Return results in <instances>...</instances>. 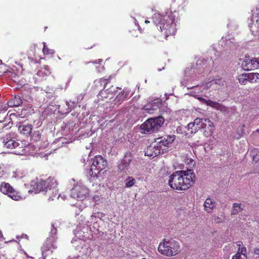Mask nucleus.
Masks as SVG:
<instances>
[{
  "label": "nucleus",
  "instance_id": "25",
  "mask_svg": "<svg viewBox=\"0 0 259 259\" xmlns=\"http://www.w3.org/2000/svg\"><path fill=\"white\" fill-rule=\"evenodd\" d=\"M37 45L35 44H31L27 50L28 58L35 57L36 54Z\"/></svg>",
  "mask_w": 259,
  "mask_h": 259
},
{
  "label": "nucleus",
  "instance_id": "32",
  "mask_svg": "<svg viewBox=\"0 0 259 259\" xmlns=\"http://www.w3.org/2000/svg\"><path fill=\"white\" fill-rule=\"evenodd\" d=\"M251 75L252 83L256 82L259 80V73H250Z\"/></svg>",
  "mask_w": 259,
  "mask_h": 259
},
{
  "label": "nucleus",
  "instance_id": "31",
  "mask_svg": "<svg viewBox=\"0 0 259 259\" xmlns=\"http://www.w3.org/2000/svg\"><path fill=\"white\" fill-rule=\"evenodd\" d=\"M237 245L239 246V248L237 253L246 254V248L243 245L242 243L239 242V243L237 244Z\"/></svg>",
  "mask_w": 259,
  "mask_h": 259
},
{
  "label": "nucleus",
  "instance_id": "20",
  "mask_svg": "<svg viewBox=\"0 0 259 259\" xmlns=\"http://www.w3.org/2000/svg\"><path fill=\"white\" fill-rule=\"evenodd\" d=\"M22 102L20 97L15 95L8 102V105L10 107H18L20 106L22 104Z\"/></svg>",
  "mask_w": 259,
  "mask_h": 259
},
{
  "label": "nucleus",
  "instance_id": "11",
  "mask_svg": "<svg viewBox=\"0 0 259 259\" xmlns=\"http://www.w3.org/2000/svg\"><path fill=\"white\" fill-rule=\"evenodd\" d=\"M201 128V130H203V135L206 137H210L214 130L213 122L208 118H204L203 126Z\"/></svg>",
  "mask_w": 259,
  "mask_h": 259
},
{
  "label": "nucleus",
  "instance_id": "40",
  "mask_svg": "<svg viewBox=\"0 0 259 259\" xmlns=\"http://www.w3.org/2000/svg\"><path fill=\"white\" fill-rule=\"evenodd\" d=\"M98 63L100 64V65L99 66V67H101V69H104V67L103 65H101L100 64V62H102L103 61V60L102 59H99L98 60Z\"/></svg>",
  "mask_w": 259,
  "mask_h": 259
},
{
  "label": "nucleus",
  "instance_id": "14",
  "mask_svg": "<svg viewBox=\"0 0 259 259\" xmlns=\"http://www.w3.org/2000/svg\"><path fill=\"white\" fill-rule=\"evenodd\" d=\"M133 160V156L131 153H126L121 163L118 164V168L120 170H123L127 169L130 166L131 161Z\"/></svg>",
  "mask_w": 259,
  "mask_h": 259
},
{
  "label": "nucleus",
  "instance_id": "34",
  "mask_svg": "<svg viewBox=\"0 0 259 259\" xmlns=\"http://www.w3.org/2000/svg\"><path fill=\"white\" fill-rule=\"evenodd\" d=\"M129 35L131 37L138 36V31L135 29H132L129 31Z\"/></svg>",
  "mask_w": 259,
  "mask_h": 259
},
{
  "label": "nucleus",
  "instance_id": "2",
  "mask_svg": "<svg viewBox=\"0 0 259 259\" xmlns=\"http://www.w3.org/2000/svg\"><path fill=\"white\" fill-rule=\"evenodd\" d=\"M153 19L155 23L159 25L160 31L166 39L169 36L175 34L176 32L175 16L172 13L165 15H161L158 13L154 14Z\"/></svg>",
  "mask_w": 259,
  "mask_h": 259
},
{
  "label": "nucleus",
  "instance_id": "8",
  "mask_svg": "<svg viewBox=\"0 0 259 259\" xmlns=\"http://www.w3.org/2000/svg\"><path fill=\"white\" fill-rule=\"evenodd\" d=\"M10 136L7 135L3 140L4 146L11 149H15V152L18 154H23L25 151L24 147L22 145L23 143L20 144L13 140L10 139Z\"/></svg>",
  "mask_w": 259,
  "mask_h": 259
},
{
  "label": "nucleus",
  "instance_id": "9",
  "mask_svg": "<svg viewBox=\"0 0 259 259\" xmlns=\"http://www.w3.org/2000/svg\"><path fill=\"white\" fill-rule=\"evenodd\" d=\"M175 140L174 136H165L159 137L155 140L157 147H159L162 153H164L165 148L173 142Z\"/></svg>",
  "mask_w": 259,
  "mask_h": 259
},
{
  "label": "nucleus",
  "instance_id": "16",
  "mask_svg": "<svg viewBox=\"0 0 259 259\" xmlns=\"http://www.w3.org/2000/svg\"><path fill=\"white\" fill-rule=\"evenodd\" d=\"M129 95V92L124 89L122 92H120L114 99L115 104L119 106L125 100H126Z\"/></svg>",
  "mask_w": 259,
  "mask_h": 259
},
{
  "label": "nucleus",
  "instance_id": "4",
  "mask_svg": "<svg viewBox=\"0 0 259 259\" xmlns=\"http://www.w3.org/2000/svg\"><path fill=\"white\" fill-rule=\"evenodd\" d=\"M164 119L161 116L155 118H149L141 125V132L145 134H149L157 131L163 124Z\"/></svg>",
  "mask_w": 259,
  "mask_h": 259
},
{
  "label": "nucleus",
  "instance_id": "1",
  "mask_svg": "<svg viewBox=\"0 0 259 259\" xmlns=\"http://www.w3.org/2000/svg\"><path fill=\"white\" fill-rule=\"evenodd\" d=\"M195 175L193 170H178L169 177L168 184L174 190L185 191L195 183Z\"/></svg>",
  "mask_w": 259,
  "mask_h": 259
},
{
  "label": "nucleus",
  "instance_id": "42",
  "mask_svg": "<svg viewBox=\"0 0 259 259\" xmlns=\"http://www.w3.org/2000/svg\"><path fill=\"white\" fill-rule=\"evenodd\" d=\"M4 170L0 167V178H2L4 175Z\"/></svg>",
  "mask_w": 259,
  "mask_h": 259
},
{
  "label": "nucleus",
  "instance_id": "33",
  "mask_svg": "<svg viewBox=\"0 0 259 259\" xmlns=\"http://www.w3.org/2000/svg\"><path fill=\"white\" fill-rule=\"evenodd\" d=\"M232 259H247V255L236 253L233 256Z\"/></svg>",
  "mask_w": 259,
  "mask_h": 259
},
{
  "label": "nucleus",
  "instance_id": "38",
  "mask_svg": "<svg viewBox=\"0 0 259 259\" xmlns=\"http://www.w3.org/2000/svg\"><path fill=\"white\" fill-rule=\"evenodd\" d=\"M198 99L201 101L202 103L205 104V102H206V99L203 98H202V97H198Z\"/></svg>",
  "mask_w": 259,
  "mask_h": 259
},
{
  "label": "nucleus",
  "instance_id": "50",
  "mask_svg": "<svg viewBox=\"0 0 259 259\" xmlns=\"http://www.w3.org/2000/svg\"><path fill=\"white\" fill-rule=\"evenodd\" d=\"M46 187L47 186V184H45Z\"/></svg>",
  "mask_w": 259,
  "mask_h": 259
},
{
  "label": "nucleus",
  "instance_id": "7",
  "mask_svg": "<svg viewBox=\"0 0 259 259\" xmlns=\"http://www.w3.org/2000/svg\"><path fill=\"white\" fill-rule=\"evenodd\" d=\"M89 190L85 186L76 185L70 190V196L74 199L82 200L89 195Z\"/></svg>",
  "mask_w": 259,
  "mask_h": 259
},
{
  "label": "nucleus",
  "instance_id": "44",
  "mask_svg": "<svg viewBox=\"0 0 259 259\" xmlns=\"http://www.w3.org/2000/svg\"><path fill=\"white\" fill-rule=\"evenodd\" d=\"M256 132L258 133V135L256 136L259 138V130H257Z\"/></svg>",
  "mask_w": 259,
  "mask_h": 259
},
{
  "label": "nucleus",
  "instance_id": "39",
  "mask_svg": "<svg viewBox=\"0 0 259 259\" xmlns=\"http://www.w3.org/2000/svg\"><path fill=\"white\" fill-rule=\"evenodd\" d=\"M252 160L253 161H255L256 162L259 160V156H255L254 155H253L252 156Z\"/></svg>",
  "mask_w": 259,
  "mask_h": 259
},
{
  "label": "nucleus",
  "instance_id": "6",
  "mask_svg": "<svg viewBox=\"0 0 259 259\" xmlns=\"http://www.w3.org/2000/svg\"><path fill=\"white\" fill-rule=\"evenodd\" d=\"M0 191L14 200H19L22 198L20 193L8 183L3 182L1 183Z\"/></svg>",
  "mask_w": 259,
  "mask_h": 259
},
{
  "label": "nucleus",
  "instance_id": "10",
  "mask_svg": "<svg viewBox=\"0 0 259 259\" xmlns=\"http://www.w3.org/2000/svg\"><path fill=\"white\" fill-rule=\"evenodd\" d=\"M241 66L244 70L249 71L259 68L258 59L255 58H250L245 56L241 63Z\"/></svg>",
  "mask_w": 259,
  "mask_h": 259
},
{
  "label": "nucleus",
  "instance_id": "30",
  "mask_svg": "<svg viewBox=\"0 0 259 259\" xmlns=\"http://www.w3.org/2000/svg\"><path fill=\"white\" fill-rule=\"evenodd\" d=\"M126 180L127 181L125 183V187L126 188L132 187L136 183V180L132 177H128Z\"/></svg>",
  "mask_w": 259,
  "mask_h": 259
},
{
  "label": "nucleus",
  "instance_id": "45",
  "mask_svg": "<svg viewBox=\"0 0 259 259\" xmlns=\"http://www.w3.org/2000/svg\"><path fill=\"white\" fill-rule=\"evenodd\" d=\"M145 23H146V24H148V23H150V21H148V20H145Z\"/></svg>",
  "mask_w": 259,
  "mask_h": 259
},
{
  "label": "nucleus",
  "instance_id": "19",
  "mask_svg": "<svg viewBox=\"0 0 259 259\" xmlns=\"http://www.w3.org/2000/svg\"><path fill=\"white\" fill-rule=\"evenodd\" d=\"M113 85L110 89H107L106 90H102L99 93V95L101 96L103 98H108L112 99L113 97V93L114 92H116L115 89H112Z\"/></svg>",
  "mask_w": 259,
  "mask_h": 259
},
{
  "label": "nucleus",
  "instance_id": "21",
  "mask_svg": "<svg viewBox=\"0 0 259 259\" xmlns=\"http://www.w3.org/2000/svg\"><path fill=\"white\" fill-rule=\"evenodd\" d=\"M204 210L208 213H211L215 206V202L210 198H207L203 204Z\"/></svg>",
  "mask_w": 259,
  "mask_h": 259
},
{
  "label": "nucleus",
  "instance_id": "23",
  "mask_svg": "<svg viewBox=\"0 0 259 259\" xmlns=\"http://www.w3.org/2000/svg\"><path fill=\"white\" fill-rule=\"evenodd\" d=\"M46 184H47V186L46 187V192L49 190L54 189L58 185V183L54 178L53 177H49L46 180Z\"/></svg>",
  "mask_w": 259,
  "mask_h": 259
},
{
  "label": "nucleus",
  "instance_id": "27",
  "mask_svg": "<svg viewBox=\"0 0 259 259\" xmlns=\"http://www.w3.org/2000/svg\"><path fill=\"white\" fill-rule=\"evenodd\" d=\"M243 208L241 207V203H234L233 204V209L231 212L232 215H236L241 211Z\"/></svg>",
  "mask_w": 259,
  "mask_h": 259
},
{
  "label": "nucleus",
  "instance_id": "35",
  "mask_svg": "<svg viewBox=\"0 0 259 259\" xmlns=\"http://www.w3.org/2000/svg\"><path fill=\"white\" fill-rule=\"evenodd\" d=\"M144 110L148 113L149 114H152L153 113V110H155V109L154 108H150L148 107H144Z\"/></svg>",
  "mask_w": 259,
  "mask_h": 259
},
{
  "label": "nucleus",
  "instance_id": "43",
  "mask_svg": "<svg viewBox=\"0 0 259 259\" xmlns=\"http://www.w3.org/2000/svg\"><path fill=\"white\" fill-rule=\"evenodd\" d=\"M6 124H7V123H3V124L2 125V126H1V127L0 128H3V127H4L6 126Z\"/></svg>",
  "mask_w": 259,
  "mask_h": 259
},
{
  "label": "nucleus",
  "instance_id": "36",
  "mask_svg": "<svg viewBox=\"0 0 259 259\" xmlns=\"http://www.w3.org/2000/svg\"><path fill=\"white\" fill-rule=\"evenodd\" d=\"M146 43L147 44H152L153 43L152 42V36H149L147 37V39L146 40V41H145Z\"/></svg>",
  "mask_w": 259,
  "mask_h": 259
},
{
  "label": "nucleus",
  "instance_id": "18",
  "mask_svg": "<svg viewBox=\"0 0 259 259\" xmlns=\"http://www.w3.org/2000/svg\"><path fill=\"white\" fill-rule=\"evenodd\" d=\"M250 73H245L239 75L237 79L241 84L245 85L248 82L252 83V78Z\"/></svg>",
  "mask_w": 259,
  "mask_h": 259
},
{
  "label": "nucleus",
  "instance_id": "12",
  "mask_svg": "<svg viewBox=\"0 0 259 259\" xmlns=\"http://www.w3.org/2000/svg\"><path fill=\"white\" fill-rule=\"evenodd\" d=\"M204 118H197L193 122L189 123L187 126L188 130L191 133H196L199 130H201L203 126Z\"/></svg>",
  "mask_w": 259,
  "mask_h": 259
},
{
  "label": "nucleus",
  "instance_id": "3",
  "mask_svg": "<svg viewBox=\"0 0 259 259\" xmlns=\"http://www.w3.org/2000/svg\"><path fill=\"white\" fill-rule=\"evenodd\" d=\"M158 251L163 255L171 257L180 252L181 246L179 242L172 238H165L159 243Z\"/></svg>",
  "mask_w": 259,
  "mask_h": 259
},
{
  "label": "nucleus",
  "instance_id": "46",
  "mask_svg": "<svg viewBox=\"0 0 259 259\" xmlns=\"http://www.w3.org/2000/svg\"><path fill=\"white\" fill-rule=\"evenodd\" d=\"M13 115H16V113H12L10 114V116H13Z\"/></svg>",
  "mask_w": 259,
  "mask_h": 259
},
{
  "label": "nucleus",
  "instance_id": "41",
  "mask_svg": "<svg viewBox=\"0 0 259 259\" xmlns=\"http://www.w3.org/2000/svg\"><path fill=\"white\" fill-rule=\"evenodd\" d=\"M254 253L255 254L259 255V248H255L254 250Z\"/></svg>",
  "mask_w": 259,
  "mask_h": 259
},
{
  "label": "nucleus",
  "instance_id": "49",
  "mask_svg": "<svg viewBox=\"0 0 259 259\" xmlns=\"http://www.w3.org/2000/svg\"><path fill=\"white\" fill-rule=\"evenodd\" d=\"M2 75H3V73H1V72H0V76H1Z\"/></svg>",
  "mask_w": 259,
  "mask_h": 259
},
{
  "label": "nucleus",
  "instance_id": "29",
  "mask_svg": "<svg viewBox=\"0 0 259 259\" xmlns=\"http://www.w3.org/2000/svg\"><path fill=\"white\" fill-rule=\"evenodd\" d=\"M42 52L44 54L46 55H52L55 53V51L53 49H50L48 48V46L46 45L45 43H44Z\"/></svg>",
  "mask_w": 259,
  "mask_h": 259
},
{
  "label": "nucleus",
  "instance_id": "51",
  "mask_svg": "<svg viewBox=\"0 0 259 259\" xmlns=\"http://www.w3.org/2000/svg\"><path fill=\"white\" fill-rule=\"evenodd\" d=\"M142 259H146V258H142Z\"/></svg>",
  "mask_w": 259,
  "mask_h": 259
},
{
  "label": "nucleus",
  "instance_id": "13",
  "mask_svg": "<svg viewBox=\"0 0 259 259\" xmlns=\"http://www.w3.org/2000/svg\"><path fill=\"white\" fill-rule=\"evenodd\" d=\"M33 126L32 124L26 123L25 122H20L18 126L19 132L24 136L28 137L32 132Z\"/></svg>",
  "mask_w": 259,
  "mask_h": 259
},
{
  "label": "nucleus",
  "instance_id": "22",
  "mask_svg": "<svg viewBox=\"0 0 259 259\" xmlns=\"http://www.w3.org/2000/svg\"><path fill=\"white\" fill-rule=\"evenodd\" d=\"M46 180L42 179H37L34 187V189L37 191H46V188L45 186Z\"/></svg>",
  "mask_w": 259,
  "mask_h": 259
},
{
  "label": "nucleus",
  "instance_id": "48",
  "mask_svg": "<svg viewBox=\"0 0 259 259\" xmlns=\"http://www.w3.org/2000/svg\"><path fill=\"white\" fill-rule=\"evenodd\" d=\"M56 231H57V229H55V233H56Z\"/></svg>",
  "mask_w": 259,
  "mask_h": 259
},
{
  "label": "nucleus",
  "instance_id": "37",
  "mask_svg": "<svg viewBox=\"0 0 259 259\" xmlns=\"http://www.w3.org/2000/svg\"><path fill=\"white\" fill-rule=\"evenodd\" d=\"M214 221L217 223H220L222 222V220L220 217H217V218H215Z\"/></svg>",
  "mask_w": 259,
  "mask_h": 259
},
{
  "label": "nucleus",
  "instance_id": "47",
  "mask_svg": "<svg viewBox=\"0 0 259 259\" xmlns=\"http://www.w3.org/2000/svg\"><path fill=\"white\" fill-rule=\"evenodd\" d=\"M92 47H90V48L91 49V48H92ZM86 48L89 49H90V47H87Z\"/></svg>",
  "mask_w": 259,
  "mask_h": 259
},
{
  "label": "nucleus",
  "instance_id": "24",
  "mask_svg": "<svg viewBox=\"0 0 259 259\" xmlns=\"http://www.w3.org/2000/svg\"><path fill=\"white\" fill-rule=\"evenodd\" d=\"M113 76L110 75L108 78L102 77L98 81V83L99 84V85L102 87H103V89H105L107 86V85L111 81V79L112 78Z\"/></svg>",
  "mask_w": 259,
  "mask_h": 259
},
{
  "label": "nucleus",
  "instance_id": "26",
  "mask_svg": "<svg viewBox=\"0 0 259 259\" xmlns=\"http://www.w3.org/2000/svg\"><path fill=\"white\" fill-rule=\"evenodd\" d=\"M205 104L208 106L212 107L215 108L218 110H220V109L221 110V109H222V108L223 107V105H221V104H220L218 102H213L210 100H206Z\"/></svg>",
  "mask_w": 259,
  "mask_h": 259
},
{
  "label": "nucleus",
  "instance_id": "5",
  "mask_svg": "<svg viewBox=\"0 0 259 259\" xmlns=\"http://www.w3.org/2000/svg\"><path fill=\"white\" fill-rule=\"evenodd\" d=\"M107 165V161L101 155H97L93 159L90 171L92 176H97L102 170L105 169Z\"/></svg>",
  "mask_w": 259,
  "mask_h": 259
},
{
  "label": "nucleus",
  "instance_id": "17",
  "mask_svg": "<svg viewBox=\"0 0 259 259\" xmlns=\"http://www.w3.org/2000/svg\"><path fill=\"white\" fill-rule=\"evenodd\" d=\"M56 239L54 237H50L47 238L46 242L43 246L44 251H47L52 249H54L57 248V246L54 245V242Z\"/></svg>",
  "mask_w": 259,
  "mask_h": 259
},
{
  "label": "nucleus",
  "instance_id": "52",
  "mask_svg": "<svg viewBox=\"0 0 259 259\" xmlns=\"http://www.w3.org/2000/svg\"><path fill=\"white\" fill-rule=\"evenodd\" d=\"M258 59V64H259V59Z\"/></svg>",
  "mask_w": 259,
  "mask_h": 259
},
{
  "label": "nucleus",
  "instance_id": "28",
  "mask_svg": "<svg viewBox=\"0 0 259 259\" xmlns=\"http://www.w3.org/2000/svg\"><path fill=\"white\" fill-rule=\"evenodd\" d=\"M41 138V133L39 131H34L31 136V141L36 142L40 141Z\"/></svg>",
  "mask_w": 259,
  "mask_h": 259
},
{
  "label": "nucleus",
  "instance_id": "15",
  "mask_svg": "<svg viewBox=\"0 0 259 259\" xmlns=\"http://www.w3.org/2000/svg\"><path fill=\"white\" fill-rule=\"evenodd\" d=\"M160 153H162V152L159 147H157V145L156 144H152L148 146L145 151V155L149 157H154Z\"/></svg>",
  "mask_w": 259,
  "mask_h": 259
}]
</instances>
